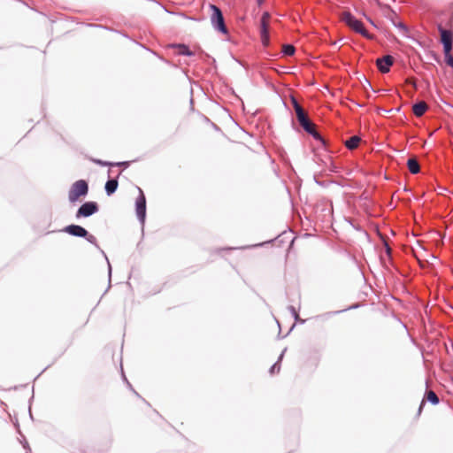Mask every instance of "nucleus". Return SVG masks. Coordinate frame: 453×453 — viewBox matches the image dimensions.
I'll return each mask as SVG.
<instances>
[{"instance_id":"obj_33","label":"nucleus","mask_w":453,"mask_h":453,"mask_svg":"<svg viewBox=\"0 0 453 453\" xmlns=\"http://www.w3.org/2000/svg\"><path fill=\"white\" fill-rule=\"evenodd\" d=\"M330 171L333 173H337L338 172L337 166H335L334 164H331Z\"/></svg>"},{"instance_id":"obj_18","label":"nucleus","mask_w":453,"mask_h":453,"mask_svg":"<svg viewBox=\"0 0 453 453\" xmlns=\"http://www.w3.org/2000/svg\"><path fill=\"white\" fill-rule=\"evenodd\" d=\"M296 52V49L292 44H284L282 46V53L284 56H293Z\"/></svg>"},{"instance_id":"obj_16","label":"nucleus","mask_w":453,"mask_h":453,"mask_svg":"<svg viewBox=\"0 0 453 453\" xmlns=\"http://www.w3.org/2000/svg\"><path fill=\"white\" fill-rule=\"evenodd\" d=\"M287 348H285L278 357V360L271 366L269 372L273 374L275 372H279L280 370V362L284 357Z\"/></svg>"},{"instance_id":"obj_10","label":"nucleus","mask_w":453,"mask_h":453,"mask_svg":"<svg viewBox=\"0 0 453 453\" xmlns=\"http://www.w3.org/2000/svg\"><path fill=\"white\" fill-rule=\"evenodd\" d=\"M119 187V181L117 178H110L105 185H104V190L107 196L113 195Z\"/></svg>"},{"instance_id":"obj_20","label":"nucleus","mask_w":453,"mask_h":453,"mask_svg":"<svg viewBox=\"0 0 453 453\" xmlns=\"http://www.w3.org/2000/svg\"><path fill=\"white\" fill-rule=\"evenodd\" d=\"M316 141L320 142L324 146H326V141L322 137V135L314 128L311 133H309Z\"/></svg>"},{"instance_id":"obj_23","label":"nucleus","mask_w":453,"mask_h":453,"mask_svg":"<svg viewBox=\"0 0 453 453\" xmlns=\"http://www.w3.org/2000/svg\"><path fill=\"white\" fill-rule=\"evenodd\" d=\"M295 112L297 121L307 116L302 106L296 107Z\"/></svg>"},{"instance_id":"obj_14","label":"nucleus","mask_w":453,"mask_h":453,"mask_svg":"<svg viewBox=\"0 0 453 453\" xmlns=\"http://www.w3.org/2000/svg\"><path fill=\"white\" fill-rule=\"evenodd\" d=\"M407 166L411 173L417 174L420 171L419 164L414 157H411L407 160Z\"/></svg>"},{"instance_id":"obj_37","label":"nucleus","mask_w":453,"mask_h":453,"mask_svg":"<svg viewBox=\"0 0 453 453\" xmlns=\"http://www.w3.org/2000/svg\"><path fill=\"white\" fill-rule=\"evenodd\" d=\"M294 327H295V324H294V325H292V326H291V328H290L289 332H290Z\"/></svg>"},{"instance_id":"obj_36","label":"nucleus","mask_w":453,"mask_h":453,"mask_svg":"<svg viewBox=\"0 0 453 453\" xmlns=\"http://www.w3.org/2000/svg\"><path fill=\"white\" fill-rule=\"evenodd\" d=\"M434 58L436 61H438V62H439V60H440V59H439V58H438V56H437L436 54H434Z\"/></svg>"},{"instance_id":"obj_6","label":"nucleus","mask_w":453,"mask_h":453,"mask_svg":"<svg viewBox=\"0 0 453 453\" xmlns=\"http://www.w3.org/2000/svg\"><path fill=\"white\" fill-rule=\"evenodd\" d=\"M139 196L135 201V213L141 224H144L146 219V197L142 190L138 188Z\"/></svg>"},{"instance_id":"obj_25","label":"nucleus","mask_w":453,"mask_h":453,"mask_svg":"<svg viewBox=\"0 0 453 453\" xmlns=\"http://www.w3.org/2000/svg\"><path fill=\"white\" fill-rule=\"evenodd\" d=\"M260 37H261L262 44L265 47H268L269 44H270V35H260Z\"/></svg>"},{"instance_id":"obj_30","label":"nucleus","mask_w":453,"mask_h":453,"mask_svg":"<svg viewBox=\"0 0 453 453\" xmlns=\"http://www.w3.org/2000/svg\"><path fill=\"white\" fill-rule=\"evenodd\" d=\"M357 307H358V304H354V305H352V306H350V307H349V308H347V309H343V310H342V311H334V314H337V313H340V312L345 311H347V310L356 309V308H357Z\"/></svg>"},{"instance_id":"obj_24","label":"nucleus","mask_w":453,"mask_h":453,"mask_svg":"<svg viewBox=\"0 0 453 453\" xmlns=\"http://www.w3.org/2000/svg\"><path fill=\"white\" fill-rule=\"evenodd\" d=\"M92 161L98 165H101V166H113V163L112 162H108V161H104V160H101V159H92Z\"/></svg>"},{"instance_id":"obj_28","label":"nucleus","mask_w":453,"mask_h":453,"mask_svg":"<svg viewBox=\"0 0 453 453\" xmlns=\"http://www.w3.org/2000/svg\"><path fill=\"white\" fill-rule=\"evenodd\" d=\"M291 103H292L294 110H296V107L301 106L300 104L298 103L297 99L295 98L294 96L291 97Z\"/></svg>"},{"instance_id":"obj_27","label":"nucleus","mask_w":453,"mask_h":453,"mask_svg":"<svg viewBox=\"0 0 453 453\" xmlns=\"http://www.w3.org/2000/svg\"><path fill=\"white\" fill-rule=\"evenodd\" d=\"M395 27L402 29L404 32L408 31L407 26L404 23H403V22H399L397 24H395Z\"/></svg>"},{"instance_id":"obj_8","label":"nucleus","mask_w":453,"mask_h":453,"mask_svg":"<svg viewBox=\"0 0 453 453\" xmlns=\"http://www.w3.org/2000/svg\"><path fill=\"white\" fill-rule=\"evenodd\" d=\"M394 58L391 55H386L377 58L376 65L381 73H388L390 71V67L394 65Z\"/></svg>"},{"instance_id":"obj_2","label":"nucleus","mask_w":453,"mask_h":453,"mask_svg":"<svg viewBox=\"0 0 453 453\" xmlns=\"http://www.w3.org/2000/svg\"><path fill=\"white\" fill-rule=\"evenodd\" d=\"M342 21L345 23L350 29L355 31L356 33L363 35L365 38H371L370 34L365 28L364 24L361 20L357 19L352 13L349 12H344L342 14L341 18Z\"/></svg>"},{"instance_id":"obj_34","label":"nucleus","mask_w":453,"mask_h":453,"mask_svg":"<svg viewBox=\"0 0 453 453\" xmlns=\"http://www.w3.org/2000/svg\"><path fill=\"white\" fill-rule=\"evenodd\" d=\"M264 2H265V0H257V3L258 5L263 4Z\"/></svg>"},{"instance_id":"obj_32","label":"nucleus","mask_w":453,"mask_h":453,"mask_svg":"<svg viewBox=\"0 0 453 453\" xmlns=\"http://www.w3.org/2000/svg\"><path fill=\"white\" fill-rule=\"evenodd\" d=\"M385 249H386V252H387V254H388V255H390V253H391V248H390V246H389L387 242L385 243Z\"/></svg>"},{"instance_id":"obj_15","label":"nucleus","mask_w":453,"mask_h":453,"mask_svg":"<svg viewBox=\"0 0 453 453\" xmlns=\"http://www.w3.org/2000/svg\"><path fill=\"white\" fill-rule=\"evenodd\" d=\"M269 18L267 12L264 13L260 20V35H269V27L266 19Z\"/></svg>"},{"instance_id":"obj_4","label":"nucleus","mask_w":453,"mask_h":453,"mask_svg":"<svg viewBox=\"0 0 453 453\" xmlns=\"http://www.w3.org/2000/svg\"><path fill=\"white\" fill-rule=\"evenodd\" d=\"M88 193V184L85 180L75 181L68 193V198L71 203H75L81 196H86Z\"/></svg>"},{"instance_id":"obj_21","label":"nucleus","mask_w":453,"mask_h":453,"mask_svg":"<svg viewBox=\"0 0 453 453\" xmlns=\"http://www.w3.org/2000/svg\"><path fill=\"white\" fill-rule=\"evenodd\" d=\"M443 53L446 64L453 68V57L451 55V50H444Z\"/></svg>"},{"instance_id":"obj_9","label":"nucleus","mask_w":453,"mask_h":453,"mask_svg":"<svg viewBox=\"0 0 453 453\" xmlns=\"http://www.w3.org/2000/svg\"><path fill=\"white\" fill-rule=\"evenodd\" d=\"M426 400L433 405H436L440 403V399H439L438 395L433 390H426L425 393V397L421 401L419 408L418 410V415L421 414L423 407L426 403V402H425Z\"/></svg>"},{"instance_id":"obj_26","label":"nucleus","mask_w":453,"mask_h":453,"mask_svg":"<svg viewBox=\"0 0 453 453\" xmlns=\"http://www.w3.org/2000/svg\"><path fill=\"white\" fill-rule=\"evenodd\" d=\"M130 165V162L129 161H122V162H117V163H113V166H124V167H128Z\"/></svg>"},{"instance_id":"obj_31","label":"nucleus","mask_w":453,"mask_h":453,"mask_svg":"<svg viewBox=\"0 0 453 453\" xmlns=\"http://www.w3.org/2000/svg\"><path fill=\"white\" fill-rule=\"evenodd\" d=\"M160 5L164 9V11L166 12L167 13L173 14V15L177 14V12H175L169 11L165 5H163V4H160Z\"/></svg>"},{"instance_id":"obj_12","label":"nucleus","mask_w":453,"mask_h":453,"mask_svg":"<svg viewBox=\"0 0 453 453\" xmlns=\"http://www.w3.org/2000/svg\"><path fill=\"white\" fill-rule=\"evenodd\" d=\"M361 142V138L358 135H352L345 141L344 144L349 150L357 149Z\"/></svg>"},{"instance_id":"obj_1","label":"nucleus","mask_w":453,"mask_h":453,"mask_svg":"<svg viewBox=\"0 0 453 453\" xmlns=\"http://www.w3.org/2000/svg\"><path fill=\"white\" fill-rule=\"evenodd\" d=\"M63 231L72 236L84 238L87 242L93 244L96 249H98L102 252V254L104 256V257L107 261V264H108L109 285L106 289V291H107L111 288L112 269H111V265L109 262V259H108L106 254L104 253V250H101L100 246L98 245L96 238L93 234H89L86 228H84L83 226H81L80 225H75V224L68 225L63 229Z\"/></svg>"},{"instance_id":"obj_17","label":"nucleus","mask_w":453,"mask_h":453,"mask_svg":"<svg viewBox=\"0 0 453 453\" xmlns=\"http://www.w3.org/2000/svg\"><path fill=\"white\" fill-rule=\"evenodd\" d=\"M179 55L191 57L194 52L185 44H179Z\"/></svg>"},{"instance_id":"obj_5","label":"nucleus","mask_w":453,"mask_h":453,"mask_svg":"<svg viewBox=\"0 0 453 453\" xmlns=\"http://www.w3.org/2000/svg\"><path fill=\"white\" fill-rule=\"evenodd\" d=\"M99 211L96 202L88 201L82 203L76 211L75 218H88Z\"/></svg>"},{"instance_id":"obj_35","label":"nucleus","mask_w":453,"mask_h":453,"mask_svg":"<svg viewBox=\"0 0 453 453\" xmlns=\"http://www.w3.org/2000/svg\"><path fill=\"white\" fill-rule=\"evenodd\" d=\"M24 448H25V449H29V450H30V448H29V446H28V443H27V442H26V443L24 444Z\"/></svg>"},{"instance_id":"obj_22","label":"nucleus","mask_w":453,"mask_h":453,"mask_svg":"<svg viewBox=\"0 0 453 453\" xmlns=\"http://www.w3.org/2000/svg\"><path fill=\"white\" fill-rule=\"evenodd\" d=\"M295 112L297 121L307 116L302 106L296 107Z\"/></svg>"},{"instance_id":"obj_19","label":"nucleus","mask_w":453,"mask_h":453,"mask_svg":"<svg viewBox=\"0 0 453 453\" xmlns=\"http://www.w3.org/2000/svg\"><path fill=\"white\" fill-rule=\"evenodd\" d=\"M288 310L290 311V313L293 316L295 321L300 322V323H304L305 322L304 319H300L298 312L296 311V308L293 305H289L288 307Z\"/></svg>"},{"instance_id":"obj_38","label":"nucleus","mask_w":453,"mask_h":453,"mask_svg":"<svg viewBox=\"0 0 453 453\" xmlns=\"http://www.w3.org/2000/svg\"><path fill=\"white\" fill-rule=\"evenodd\" d=\"M452 350H453V344L451 345Z\"/></svg>"},{"instance_id":"obj_11","label":"nucleus","mask_w":453,"mask_h":453,"mask_svg":"<svg viewBox=\"0 0 453 453\" xmlns=\"http://www.w3.org/2000/svg\"><path fill=\"white\" fill-rule=\"evenodd\" d=\"M427 110L428 106L423 101H418L412 105V111L416 117H422Z\"/></svg>"},{"instance_id":"obj_13","label":"nucleus","mask_w":453,"mask_h":453,"mask_svg":"<svg viewBox=\"0 0 453 453\" xmlns=\"http://www.w3.org/2000/svg\"><path fill=\"white\" fill-rule=\"evenodd\" d=\"M298 123L307 134L311 133L315 128V125L307 116L298 120Z\"/></svg>"},{"instance_id":"obj_29","label":"nucleus","mask_w":453,"mask_h":453,"mask_svg":"<svg viewBox=\"0 0 453 453\" xmlns=\"http://www.w3.org/2000/svg\"><path fill=\"white\" fill-rule=\"evenodd\" d=\"M122 378H123V380L127 382V384L128 388H131V389H132V390H133V391H134V392L138 395V394H137V393H136V392L132 388V386H131V384L129 383V381L127 380V377H126V375H125V373H124V372H123V371H122Z\"/></svg>"},{"instance_id":"obj_3","label":"nucleus","mask_w":453,"mask_h":453,"mask_svg":"<svg viewBox=\"0 0 453 453\" xmlns=\"http://www.w3.org/2000/svg\"><path fill=\"white\" fill-rule=\"evenodd\" d=\"M210 7L212 11L211 22L213 28L222 35H227L228 29L226 26L222 11L215 4H211Z\"/></svg>"},{"instance_id":"obj_7","label":"nucleus","mask_w":453,"mask_h":453,"mask_svg":"<svg viewBox=\"0 0 453 453\" xmlns=\"http://www.w3.org/2000/svg\"><path fill=\"white\" fill-rule=\"evenodd\" d=\"M438 32L441 36V43L443 46L444 50H452L453 48V32L451 30L445 29L441 25H438Z\"/></svg>"}]
</instances>
